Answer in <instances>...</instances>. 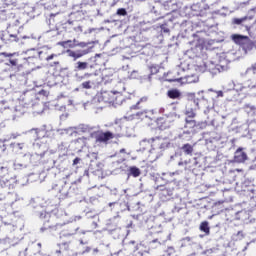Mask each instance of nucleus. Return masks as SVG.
Here are the masks:
<instances>
[{"label":"nucleus","instance_id":"obj_1","mask_svg":"<svg viewBox=\"0 0 256 256\" xmlns=\"http://www.w3.org/2000/svg\"><path fill=\"white\" fill-rule=\"evenodd\" d=\"M92 137H94L96 143H109L111 139L115 138V135L113 132H103V131H97L92 133Z\"/></svg>","mask_w":256,"mask_h":256},{"label":"nucleus","instance_id":"obj_2","mask_svg":"<svg viewBox=\"0 0 256 256\" xmlns=\"http://www.w3.org/2000/svg\"><path fill=\"white\" fill-rule=\"evenodd\" d=\"M173 123V118H157L156 125L160 131L169 129Z\"/></svg>","mask_w":256,"mask_h":256},{"label":"nucleus","instance_id":"obj_3","mask_svg":"<svg viewBox=\"0 0 256 256\" xmlns=\"http://www.w3.org/2000/svg\"><path fill=\"white\" fill-rule=\"evenodd\" d=\"M30 133H33L34 140L39 141L47 137V128H33L30 130Z\"/></svg>","mask_w":256,"mask_h":256},{"label":"nucleus","instance_id":"obj_4","mask_svg":"<svg viewBox=\"0 0 256 256\" xmlns=\"http://www.w3.org/2000/svg\"><path fill=\"white\" fill-rule=\"evenodd\" d=\"M247 153L243 151V148H238L234 153V162L235 163H245L247 161Z\"/></svg>","mask_w":256,"mask_h":256},{"label":"nucleus","instance_id":"obj_5","mask_svg":"<svg viewBox=\"0 0 256 256\" xmlns=\"http://www.w3.org/2000/svg\"><path fill=\"white\" fill-rule=\"evenodd\" d=\"M68 57H72L74 61H77V59H81V57H84V55H87L89 51L87 50H67Z\"/></svg>","mask_w":256,"mask_h":256},{"label":"nucleus","instance_id":"obj_6","mask_svg":"<svg viewBox=\"0 0 256 256\" xmlns=\"http://www.w3.org/2000/svg\"><path fill=\"white\" fill-rule=\"evenodd\" d=\"M104 103H117V93L115 92H104L102 95Z\"/></svg>","mask_w":256,"mask_h":256},{"label":"nucleus","instance_id":"obj_7","mask_svg":"<svg viewBox=\"0 0 256 256\" xmlns=\"http://www.w3.org/2000/svg\"><path fill=\"white\" fill-rule=\"evenodd\" d=\"M232 41H234L236 45H245V43L249 41V36L234 34L232 35Z\"/></svg>","mask_w":256,"mask_h":256},{"label":"nucleus","instance_id":"obj_8","mask_svg":"<svg viewBox=\"0 0 256 256\" xmlns=\"http://www.w3.org/2000/svg\"><path fill=\"white\" fill-rule=\"evenodd\" d=\"M185 83L191 84V83H198L199 82V75L192 74V75H186L184 77Z\"/></svg>","mask_w":256,"mask_h":256},{"label":"nucleus","instance_id":"obj_9","mask_svg":"<svg viewBox=\"0 0 256 256\" xmlns=\"http://www.w3.org/2000/svg\"><path fill=\"white\" fill-rule=\"evenodd\" d=\"M169 99H179L181 97V92L177 89H171L167 92Z\"/></svg>","mask_w":256,"mask_h":256},{"label":"nucleus","instance_id":"obj_10","mask_svg":"<svg viewBox=\"0 0 256 256\" xmlns=\"http://www.w3.org/2000/svg\"><path fill=\"white\" fill-rule=\"evenodd\" d=\"M183 153H185L186 155H193V145L187 143V144H184L182 147H181Z\"/></svg>","mask_w":256,"mask_h":256},{"label":"nucleus","instance_id":"obj_11","mask_svg":"<svg viewBox=\"0 0 256 256\" xmlns=\"http://www.w3.org/2000/svg\"><path fill=\"white\" fill-rule=\"evenodd\" d=\"M200 231L205 233L206 235H209L211 233V228H209V222L204 221L200 224Z\"/></svg>","mask_w":256,"mask_h":256},{"label":"nucleus","instance_id":"obj_12","mask_svg":"<svg viewBox=\"0 0 256 256\" xmlns=\"http://www.w3.org/2000/svg\"><path fill=\"white\" fill-rule=\"evenodd\" d=\"M89 67V64L87 62H77L76 71H85Z\"/></svg>","mask_w":256,"mask_h":256},{"label":"nucleus","instance_id":"obj_13","mask_svg":"<svg viewBox=\"0 0 256 256\" xmlns=\"http://www.w3.org/2000/svg\"><path fill=\"white\" fill-rule=\"evenodd\" d=\"M185 115L188 117V119H195V117H197V114L193 108L186 110Z\"/></svg>","mask_w":256,"mask_h":256},{"label":"nucleus","instance_id":"obj_14","mask_svg":"<svg viewBox=\"0 0 256 256\" xmlns=\"http://www.w3.org/2000/svg\"><path fill=\"white\" fill-rule=\"evenodd\" d=\"M130 175H132L133 177H139V175H141V170H139V168L137 167H131Z\"/></svg>","mask_w":256,"mask_h":256},{"label":"nucleus","instance_id":"obj_15","mask_svg":"<svg viewBox=\"0 0 256 256\" xmlns=\"http://www.w3.org/2000/svg\"><path fill=\"white\" fill-rule=\"evenodd\" d=\"M92 85H95V82L89 80V81L83 82L81 84V87L82 89H91Z\"/></svg>","mask_w":256,"mask_h":256},{"label":"nucleus","instance_id":"obj_16","mask_svg":"<svg viewBox=\"0 0 256 256\" xmlns=\"http://www.w3.org/2000/svg\"><path fill=\"white\" fill-rule=\"evenodd\" d=\"M7 183H9V180L5 178V175L0 176V187H7Z\"/></svg>","mask_w":256,"mask_h":256},{"label":"nucleus","instance_id":"obj_17","mask_svg":"<svg viewBox=\"0 0 256 256\" xmlns=\"http://www.w3.org/2000/svg\"><path fill=\"white\" fill-rule=\"evenodd\" d=\"M244 21H247V17L233 19L234 25H241V23H243Z\"/></svg>","mask_w":256,"mask_h":256},{"label":"nucleus","instance_id":"obj_18","mask_svg":"<svg viewBox=\"0 0 256 256\" xmlns=\"http://www.w3.org/2000/svg\"><path fill=\"white\" fill-rule=\"evenodd\" d=\"M150 75H157L159 73V68L157 66L149 67Z\"/></svg>","mask_w":256,"mask_h":256},{"label":"nucleus","instance_id":"obj_19","mask_svg":"<svg viewBox=\"0 0 256 256\" xmlns=\"http://www.w3.org/2000/svg\"><path fill=\"white\" fill-rule=\"evenodd\" d=\"M9 63L12 67H17L19 60L17 58H10Z\"/></svg>","mask_w":256,"mask_h":256},{"label":"nucleus","instance_id":"obj_20","mask_svg":"<svg viewBox=\"0 0 256 256\" xmlns=\"http://www.w3.org/2000/svg\"><path fill=\"white\" fill-rule=\"evenodd\" d=\"M117 15H120L121 17H125V15H127V10H125V8H120L117 10Z\"/></svg>","mask_w":256,"mask_h":256},{"label":"nucleus","instance_id":"obj_21","mask_svg":"<svg viewBox=\"0 0 256 256\" xmlns=\"http://www.w3.org/2000/svg\"><path fill=\"white\" fill-rule=\"evenodd\" d=\"M186 125H192V127H197V121L195 120H189V119H186Z\"/></svg>","mask_w":256,"mask_h":256},{"label":"nucleus","instance_id":"obj_22","mask_svg":"<svg viewBox=\"0 0 256 256\" xmlns=\"http://www.w3.org/2000/svg\"><path fill=\"white\" fill-rule=\"evenodd\" d=\"M1 55L3 57H14V55H17V53H7V52H2Z\"/></svg>","mask_w":256,"mask_h":256},{"label":"nucleus","instance_id":"obj_23","mask_svg":"<svg viewBox=\"0 0 256 256\" xmlns=\"http://www.w3.org/2000/svg\"><path fill=\"white\" fill-rule=\"evenodd\" d=\"M68 43H71V40L59 42L58 45H61V47H65Z\"/></svg>","mask_w":256,"mask_h":256},{"label":"nucleus","instance_id":"obj_24","mask_svg":"<svg viewBox=\"0 0 256 256\" xmlns=\"http://www.w3.org/2000/svg\"><path fill=\"white\" fill-rule=\"evenodd\" d=\"M79 163H81V158L76 157V158L73 160V165H79Z\"/></svg>","mask_w":256,"mask_h":256},{"label":"nucleus","instance_id":"obj_25","mask_svg":"<svg viewBox=\"0 0 256 256\" xmlns=\"http://www.w3.org/2000/svg\"><path fill=\"white\" fill-rule=\"evenodd\" d=\"M54 57H57L56 54H51L48 57H46V61H51V59H53Z\"/></svg>","mask_w":256,"mask_h":256},{"label":"nucleus","instance_id":"obj_26","mask_svg":"<svg viewBox=\"0 0 256 256\" xmlns=\"http://www.w3.org/2000/svg\"><path fill=\"white\" fill-rule=\"evenodd\" d=\"M74 31H79L80 33H83V27L78 26V27L74 28Z\"/></svg>","mask_w":256,"mask_h":256},{"label":"nucleus","instance_id":"obj_27","mask_svg":"<svg viewBox=\"0 0 256 256\" xmlns=\"http://www.w3.org/2000/svg\"><path fill=\"white\" fill-rule=\"evenodd\" d=\"M251 71H252V73H253L254 75L256 74V63H255L254 65H252Z\"/></svg>","mask_w":256,"mask_h":256},{"label":"nucleus","instance_id":"obj_28","mask_svg":"<svg viewBox=\"0 0 256 256\" xmlns=\"http://www.w3.org/2000/svg\"><path fill=\"white\" fill-rule=\"evenodd\" d=\"M139 104H140V102H137L136 105L132 106V109H140V108H139Z\"/></svg>","mask_w":256,"mask_h":256},{"label":"nucleus","instance_id":"obj_29","mask_svg":"<svg viewBox=\"0 0 256 256\" xmlns=\"http://www.w3.org/2000/svg\"><path fill=\"white\" fill-rule=\"evenodd\" d=\"M1 171H5L7 173V171H9V169H7V167H1Z\"/></svg>","mask_w":256,"mask_h":256},{"label":"nucleus","instance_id":"obj_30","mask_svg":"<svg viewBox=\"0 0 256 256\" xmlns=\"http://www.w3.org/2000/svg\"><path fill=\"white\" fill-rule=\"evenodd\" d=\"M79 45L80 47H85L87 44L85 42H81Z\"/></svg>","mask_w":256,"mask_h":256},{"label":"nucleus","instance_id":"obj_31","mask_svg":"<svg viewBox=\"0 0 256 256\" xmlns=\"http://www.w3.org/2000/svg\"><path fill=\"white\" fill-rule=\"evenodd\" d=\"M221 204H223V201L222 202L218 201V202L215 203V205H221Z\"/></svg>","mask_w":256,"mask_h":256},{"label":"nucleus","instance_id":"obj_32","mask_svg":"<svg viewBox=\"0 0 256 256\" xmlns=\"http://www.w3.org/2000/svg\"><path fill=\"white\" fill-rule=\"evenodd\" d=\"M56 253H58L59 255H61V250H56Z\"/></svg>","mask_w":256,"mask_h":256},{"label":"nucleus","instance_id":"obj_33","mask_svg":"<svg viewBox=\"0 0 256 256\" xmlns=\"http://www.w3.org/2000/svg\"><path fill=\"white\" fill-rule=\"evenodd\" d=\"M219 95H220V97H223V92L220 91V92H219Z\"/></svg>","mask_w":256,"mask_h":256},{"label":"nucleus","instance_id":"obj_34","mask_svg":"<svg viewBox=\"0 0 256 256\" xmlns=\"http://www.w3.org/2000/svg\"><path fill=\"white\" fill-rule=\"evenodd\" d=\"M85 77H91V74H85Z\"/></svg>","mask_w":256,"mask_h":256},{"label":"nucleus","instance_id":"obj_35","mask_svg":"<svg viewBox=\"0 0 256 256\" xmlns=\"http://www.w3.org/2000/svg\"><path fill=\"white\" fill-rule=\"evenodd\" d=\"M55 65H59V62H55Z\"/></svg>","mask_w":256,"mask_h":256},{"label":"nucleus","instance_id":"obj_36","mask_svg":"<svg viewBox=\"0 0 256 256\" xmlns=\"http://www.w3.org/2000/svg\"><path fill=\"white\" fill-rule=\"evenodd\" d=\"M63 245H67V242L63 243Z\"/></svg>","mask_w":256,"mask_h":256},{"label":"nucleus","instance_id":"obj_37","mask_svg":"<svg viewBox=\"0 0 256 256\" xmlns=\"http://www.w3.org/2000/svg\"><path fill=\"white\" fill-rule=\"evenodd\" d=\"M103 81H104V80L102 79V83H103Z\"/></svg>","mask_w":256,"mask_h":256}]
</instances>
